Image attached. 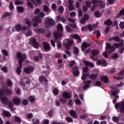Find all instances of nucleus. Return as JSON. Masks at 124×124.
Masks as SVG:
<instances>
[{
  "label": "nucleus",
  "instance_id": "f257e3e1",
  "mask_svg": "<svg viewBox=\"0 0 124 124\" xmlns=\"http://www.w3.org/2000/svg\"><path fill=\"white\" fill-rule=\"evenodd\" d=\"M11 93H12V90H11L7 89L5 91H3L0 89V99L2 103H3L5 106H8L11 112H14L16 108H13V103H12L11 101H9L7 98L4 97L6 94L9 95L11 94Z\"/></svg>",
  "mask_w": 124,
  "mask_h": 124
},
{
  "label": "nucleus",
  "instance_id": "f03ea898",
  "mask_svg": "<svg viewBox=\"0 0 124 124\" xmlns=\"http://www.w3.org/2000/svg\"><path fill=\"white\" fill-rule=\"evenodd\" d=\"M16 57L19 59L18 62L19 65V67L16 70V73L18 75H20L21 74V68H22V63L27 59V55L18 52L17 53Z\"/></svg>",
  "mask_w": 124,
  "mask_h": 124
},
{
  "label": "nucleus",
  "instance_id": "7ed1b4c3",
  "mask_svg": "<svg viewBox=\"0 0 124 124\" xmlns=\"http://www.w3.org/2000/svg\"><path fill=\"white\" fill-rule=\"evenodd\" d=\"M15 28L17 31H20L22 30V31L26 33V35H27V36H31V35L32 34V32H31L30 30V28L27 26H23L22 27L21 25L17 24L16 25Z\"/></svg>",
  "mask_w": 124,
  "mask_h": 124
},
{
  "label": "nucleus",
  "instance_id": "20e7f679",
  "mask_svg": "<svg viewBox=\"0 0 124 124\" xmlns=\"http://www.w3.org/2000/svg\"><path fill=\"white\" fill-rule=\"evenodd\" d=\"M92 2L93 4V6L91 7V10L92 11H94L95 8H96V5H98V4H100V7L102 8H104V7H105L104 2H98V1H97L96 0H92Z\"/></svg>",
  "mask_w": 124,
  "mask_h": 124
},
{
  "label": "nucleus",
  "instance_id": "39448f33",
  "mask_svg": "<svg viewBox=\"0 0 124 124\" xmlns=\"http://www.w3.org/2000/svg\"><path fill=\"white\" fill-rule=\"evenodd\" d=\"M89 46H91V44L87 43V42H84L82 43L81 45V50L83 53L85 52L86 54H89V53H91V49H87L88 47H89Z\"/></svg>",
  "mask_w": 124,
  "mask_h": 124
},
{
  "label": "nucleus",
  "instance_id": "423d86ee",
  "mask_svg": "<svg viewBox=\"0 0 124 124\" xmlns=\"http://www.w3.org/2000/svg\"><path fill=\"white\" fill-rule=\"evenodd\" d=\"M55 25V21L50 18H46V22H45V25L46 27L48 30V28L49 27H50L51 26H54Z\"/></svg>",
  "mask_w": 124,
  "mask_h": 124
},
{
  "label": "nucleus",
  "instance_id": "0eeeda50",
  "mask_svg": "<svg viewBox=\"0 0 124 124\" xmlns=\"http://www.w3.org/2000/svg\"><path fill=\"white\" fill-rule=\"evenodd\" d=\"M115 108L116 109H119L121 113H124V102L115 104Z\"/></svg>",
  "mask_w": 124,
  "mask_h": 124
},
{
  "label": "nucleus",
  "instance_id": "6e6552de",
  "mask_svg": "<svg viewBox=\"0 0 124 124\" xmlns=\"http://www.w3.org/2000/svg\"><path fill=\"white\" fill-rule=\"evenodd\" d=\"M106 50L108 53L110 54V53H113L116 49L113 46H111L109 43H107Z\"/></svg>",
  "mask_w": 124,
  "mask_h": 124
},
{
  "label": "nucleus",
  "instance_id": "1a4fd4ad",
  "mask_svg": "<svg viewBox=\"0 0 124 124\" xmlns=\"http://www.w3.org/2000/svg\"><path fill=\"white\" fill-rule=\"evenodd\" d=\"M32 22L33 27H37V24L41 23V18L39 16H35L32 19Z\"/></svg>",
  "mask_w": 124,
  "mask_h": 124
},
{
  "label": "nucleus",
  "instance_id": "9d476101",
  "mask_svg": "<svg viewBox=\"0 0 124 124\" xmlns=\"http://www.w3.org/2000/svg\"><path fill=\"white\" fill-rule=\"evenodd\" d=\"M30 43L32 44L36 49H38V48H39V44L37 43L36 40H35V38H32L30 39Z\"/></svg>",
  "mask_w": 124,
  "mask_h": 124
},
{
  "label": "nucleus",
  "instance_id": "9b49d317",
  "mask_svg": "<svg viewBox=\"0 0 124 124\" xmlns=\"http://www.w3.org/2000/svg\"><path fill=\"white\" fill-rule=\"evenodd\" d=\"M74 2L73 0H69L67 7L69 8V11H72V10H74V9H75V7L74 6V5H73Z\"/></svg>",
  "mask_w": 124,
  "mask_h": 124
},
{
  "label": "nucleus",
  "instance_id": "f8f14e48",
  "mask_svg": "<svg viewBox=\"0 0 124 124\" xmlns=\"http://www.w3.org/2000/svg\"><path fill=\"white\" fill-rule=\"evenodd\" d=\"M89 18L90 16L88 14H84L83 17L81 19L80 23L86 24V21H88Z\"/></svg>",
  "mask_w": 124,
  "mask_h": 124
},
{
  "label": "nucleus",
  "instance_id": "ddd939ff",
  "mask_svg": "<svg viewBox=\"0 0 124 124\" xmlns=\"http://www.w3.org/2000/svg\"><path fill=\"white\" fill-rule=\"evenodd\" d=\"M97 64L98 65H102V66H107L108 63H107V61L105 60L102 59L101 60H98Z\"/></svg>",
  "mask_w": 124,
  "mask_h": 124
},
{
  "label": "nucleus",
  "instance_id": "4468645a",
  "mask_svg": "<svg viewBox=\"0 0 124 124\" xmlns=\"http://www.w3.org/2000/svg\"><path fill=\"white\" fill-rule=\"evenodd\" d=\"M13 102L16 105H20L21 104V99L18 97L15 96L13 98Z\"/></svg>",
  "mask_w": 124,
  "mask_h": 124
},
{
  "label": "nucleus",
  "instance_id": "2eb2a0df",
  "mask_svg": "<svg viewBox=\"0 0 124 124\" xmlns=\"http://www.w3.org/2000/svg\"><path fill=\"white\" fill-rule=\"evenodd\" d=\"M33 70H34V68L30 66L29 67L25 68L24 71L25 73L29 74V73H31Z\"/></svg>",
  "mask_w": 124,
  "mask_h": 124
},
{
  "label": "nucleus",
  "instance_id": "dca6fc26",
  "mask_svg": "<svg viewBox=\"0 0 124 124\" xmlns=\"http://www.w3.org/2000/svg\"><path fill=\"white\" fill-rule=\"evenodd\" d=\"M2 113L4 117H6L7 118H10V117H11V113L8 111L2 110Z\"/></svg>",
  "mask_w": 124,
  "mask_h": 124
},
{
  "label": "nucleus",
  "instance_id": "f3484780",
  "mask_svg": "<svg viewBox=\"0 0 124 124\" xmlns=\"http://www.w3.org/2000/svg\"><path fill=\"white\" fill-rule=\"evenodd\" d=\"M72 70L73 71V73L75 76H78L80 72L78 71V67H75V68H72Z\"/></svg>",
  "mask_w": 124,
  "mask_h": 124
},
{
  "label": "nucleus",
  "instance_id": "a211bd4d",
  "mask_svg": "<svg viewBox=\"0 0 124 124\" xmlns=\"http://www.w3.org/2000/svg\"><path fill=\"white\" fill-rule=\"evenodd\" d=\"M100 79L106 84H108L109 82V78H108V77L106 76H101L100 77Z\"/></svg>",
  "mask_w": 124,
  "mask_h": 124
},
{
  "label": "nucleus",
  "instance_id": "6ab92c4d",
  "mask_svg": "<svg viewBox=\"0 0 124 124\" xmlns=\"http://www.w3.org/2000/svg\"><path fill=\"white\" fill-rule=\"evenodd\" d=\"M34 31L36 33H45V30L43 31L38 27H35L34 28Z\"/></svg>",
  "mask_w": 124,
  "mask_h": 124
},
{
  "label": "nucleus",
  "instance_id": "aec40b11",
  "mask_svg": "<svg viewBox=\"0 0 124 124\" xmlns=\"http://www.w3.org/2000/svg\"><path fill=\"white\" fill-rule=\"evenodd\" d=\"M54 36L55 37V39H61V37L62 36V34L60 32H54L53 33Z\"/></svg>",
  "mask_w": 124,
  "mask_h": 124
},
{
  "label": "nucleus",
  "instance_id": "412c9836",
  "mask_svg": "<svg viewBox=\"0 0 124 124\" xmlns=\"http://www.w3.org/2000/svg\"><path fill=\"white\" fill-rule=\"evenodd\" d=\"M69 114L71 117L74 118V119H77V117H78V115H77V114H76V112H75L74 110H70L69 111Z\"/></svg>",
  "mask_w": 124,
  "mask_h": 124
},
{
  "label": "nucleus",
  "instance_id": "4be33fe9",
  "mask_svg": "<svg viewBox=\"0 0 124 124\" xmlns=\"http://www.w3.org/2000/svg\"><path fill=\"white\" fill-rule=\"evenodd\" d=\"M72 44H73V41H68V43L66 44L65 46L66 49L69 50L70 49V46H71V45H72Z\"/></svg>",
  "mask_w": 124,
  "mask_h": 124
},
{
  "label": "nucleus",
  "instance_id": "5701e85b",
  "mask_svg": "<svg viewBox=\"0 0 124 124\" xmlns=\"http://www.w3.org/2000/svg\"><path fill=\"white\" fill-rule=\"evenodd\" d=\"M71 37H72L73 38H74V39H77L78 41L80 42L81 41V37L77 34H75L74 35H71Z\"/></svg>",
  "mask_w": 124,
  "mask_h": 124
},
{
  "label": "nucleus",
  "instance_id": "b1692460",
  "mask_svg": "<svg viewBox=\"0 0 124 124\" xmlns=\"http://www.w3.org/2000/svg\"><path fill=\"white\" fill-rule=\"evenodd\" d=\"M44 48L46 51H49L50 50V48H51L50 47V45L49 44L44 42Z\"/></svg>",
  "mask_w": 124,
  "mask_h": 124
},
{
  "label": "nucleus",
  "instance_id": "393cba45",
  "mask_svg": "<svg viewBox=\"0 0 124 124\" xmlns=\"http://www.w3.org/2000/svg\"><path fill=\"white\" fill-rule=\"evenodd\" d=\"M83 63H84V64L86 65V66H90V67H94V65H93L92 63H91L87 61H84Z\"/></svg>",
  "mask_w": 124,
  "mask_h": 124
},
{
  "label": "nucleus",
  "instance_id": "a878e982",
  "mask_svg": "<svg viewBox=\"0 0 124 124\" xmlns=\"http://www.w3.org/2000/svg\"><path fill=\"white\" fill-rule=\"evenodd\" d=\"M63 97H64L65 98H67V99H69L70 98V97H71V95L70 94V93H67V92H64L63 93Z\"/></svg>",
  "mask_w": 124,
  "mask_h": 124
},
{
  "label": "nucleus",
  "instance_id": "bb28decb",
  "mask_svg": "<svg viewBox=\"0 0 124 124\" xmlns=\"http://www.w3.org/2000/svg\"><path fill=\"white\" fill-rule=\"evenodd\" d=\"M31 1H32L33 2V3H34L35 4V5L37 6V5H36V4L37 3L38 4H41V3H42V0H31Z\"/></svg>",
  "mask_w": 124,
  "mask_h": 124
},
{
  "label": "nucleus",
  "instance_id": "cd10ccee",
  "mask_svg": "<svg viewBox=\"0 0 124 124\" xmlns=\"http://www.w3.org/2000/svg\"><path fill=\"white\" fill-rule=\"evenodd\" d=\"M118 94H119V91H112L111 92L112 95L114 96V97H115V98H119V96H118V95H117Z\"/></svg>",
  "mask_w": 124,
  "mask_h": 124
},
{
  "label": "nucleus",
  "instance_id": "c85d7f7f",
  "mask_svg": "<svg viewBox=\"0 0 124 124\" xmlns=\"http://www.w3.org/2000/svg\"><path fill=\"white\" fill-rule=\"evenodd\" d=\"M99 53V50L96 49H93L92 52V54L93 56H97V55H98Z\"/></svg>",
  "mask_w": 124,
  "mask_h": 124
},
{
  "label": "nucleus",
  "instance_id": "c756f323",
  "mask_svg": "<svg viewBox=\"0 0 124 124\" xmlns=\"http://www.w3.org/2000/svg\"><path fill=\"white\" fill-rule=\"evenodd\" d=\"M124 43H121L120 44V47L119 48V53L120 54H122V53L124 52Z\"/></svg>",
  "mask_w": 124,
  "mask_h": 124
},
{
  "label": "nucleus",
  "instance_id": "7c9ffc66",
  "mask_svg": "<svg viewBox=\"0 0 124 124\" xmlns=\"http://www.w3.org/2000/svg\"><path fill=\"white\" fill-rule=\"evenodd\" d=\"M25 23L29 27H31L32 23L31 20V19L28 18L26 19L25 20Z\"/></svg>",
  "mask_w": 124,
  "mask_h": 124
},
{
  "label": "nucleus",
  "instance_id": "2f4dec72",
  "mask_svg": "<svg viewBox=\"0 0 124 124\" xmlns=\"http://www.w3.org/2000/svg\"><path fill=\"white\" fill-rule=\"evenodd\" d=\"M42 59V55L41 54H39L38 56H36L34 58V62H38L39 60H41Z\"/></svg>",
  "mask_w": 124,
  "mask_h": 124
},
{
  "label": "nucleus",
  "instance_id": "473e14b6",
  "mask_svg": "<svg viewBox=\"0 0 124 124\" xmlns=\"http://www.w3.org/2000/svg\"><path fill=\"white\" fill-rule=\"evenodd\" d=\"M40 82H48V80H47L44 76H41L39 78Z\"/></svg>",
  "mask_w": 124,
  "mask_h": 124
},
{
  "label": "nucleus",
  "instance_id": "72a5a7b5",
  "mask_svg": "<svg viewBox=\"0 0 124 124\" xmlns=\"http://www.w3.org/2000/svg\"><path fill=\"white\" fill-rule=\"evenodd\" d=\"M94 33L96 35L97 38H99L101 35L100 31H99L96 30L95 31H94Z\"/></svg>",
  "mask_w": 124,
  "mask_h": 124
},
{
  "label": "nucleus",
  "instance_id": "f704fd0d",
  "mask_svg": "<svg viewBox=\"0 0 124 124\" xmlns=\"http://www.w3.org/2000/svg\"><path fill=\"white\" fill-rule=\"evenodd\" d=\"M111 40H114V41H116V42H119V41H120V37H119V36H118L114 37H111Z\"/></svg>",
  "mask_w": 124,
  "mask_h": 124
},
{
  "label": "nucleus",
  "instance_id": "c9c22d12",
  "mask_svg": "<svg viewBox=\"0 0 124 124\" xmlns=\"http://www.w3.org/2000/svg\"><path fill=\"white\" fill-rule=\"evenodd\" d=\"M28 100L31 102H34L35 101V97L33 96H31L28 98Z\"/></svg>",
  "mask_w": 124,
  "mask_h": 124
},
{
  "label": "nucleus",
  "instance_id": "e433bc0d",
  "mask_svg": "<svg viewBox=\"0 0 124 124\" xmlns=\"http://www.w3.org/2000/svg\"><path fill=\"white\" fill-rule=\"evenodd\" d=\"M57 29L60 31H63V28L62 25L61 24H59L57 26Z\"/></svg>",
  "mask_w": 124,
  "mask_h": 124
},
{
  "label": "nucleus",
  "instance_id": "4c0bfd02",
  "mask_svg": "<svg viewBox=\"0 0 124 124\" xmlns=\"http://www.w3.org/2000/svg\"><path fill=\"white\" fill-rule=\"evenodd\" d=\"M40 123V121H39V120L37 118H34L32 120V123L33 124H38Z\"/></svg>",
  "mask_w": 124,
  "mask_h": 124
},
{
  "label": "nucleus",
  "instance_id": "58836bf2",
  "mask_svg": "<svg viewBox=\"0 0 124 124\" xmlns=\"http://www.w3.org/2000/svg\"><path fill=\"white\" fill-rule=\"evenodd\" d=\"M112 121L114 123H118L120 121V118L118 117L114 116L112 117Z\"/></svg>",
  "mask_w": 124,
  "mask_h": 124
},
{
  "label": "nucleus",
  "instance_id": "ea45409f",
  "mask_svg": "<svg viewBox=\"0 0 124 124\" xmlns=\"http://www.w3.org/2000/svg\"><path fill=\"white\" fill-rule=\"evenodd\" d=\"M15 121L17 122V123H22V120H21V118L18 116H15Z\"/></svg>",
  "mask_w": 124,
  "mask_h": 124
},
{
  "label": "nucleus",
  "instance_id": "a19ab883",
  "mask_svg": "<svg viewBox=\"0 0 124 124\" xmlns=\"http://www.w3.org/2000/svg\"><path fill=\"white\" fill-rule=\"evenodd\" d=\"M17 10L18 12L21 13L24 11V8L21 6L17 7Z\"/></svg>",
  "mask_w": 124,
  "mask_h": 124
},
{
  "label": "nucleus",
  "instance_id": "79ce46f5",
  "mask_svg": "<svg viewBox=\"0 0 124 124\" xmlns=\"http://www.w3.org/2000/svg\"><path fill=\"white\" fill-rule=\"evenodd\" d=\"M53 94L54 95H58L59 94V90L57 88L54 89L53 91Z\"/></svg>",
  "mask_w": 124,
  "mask_h": 124
},
{
  "label": "nucleus",
  "instance_id": "37998d69",
  "mask_svg": "<svg viewBox=\"0 0 124 124\" xmlns=\"http://www.w3.org/2000/svg\"><path fill=\"white\" fill-rule=\"evenodd\" d=\"M88 76H90V74H82V77L81 78L82 80H85V79H86V78H87V77H88Z\"/></svg>",
  "mask_w": 124,
  "mask_h": 124
},
{
  "label": "nucleus",
  "instance_id": "c03bdc74",
  "mask_svg": "<svg viewBox=\"0 0 124 124\" xmlns=\"http://www.w3.org/2000/svg\"><path fill=\"white\" fill-rule=\"evenodd\" d=\"M94 15L96 18H99V17H101V14H100V13L98 11L95 12Z\"/></svg>",
  "mask_w": 124,
  "mask_h": 124
},
{
  "label": "nucleus",
  "instance_id": "a18cd8bd",
  "mask_svg": "<svg viewBox=\"0 0 124 124\" xmlns=\"http://www.w3.org/2000/svg\"><path fill=\"white\" fill-rule=\"evenodd\" d=\"M104 23H105L106 25H108V26H110V25H112V21H111V20L108 19V20H106V21L104 22Z\"/></svg>",
  "mask_w": 124,
  "mask_h": 124
},
{
  "label": "nucleus",
  "instance_id": "49530a36",
  "mask_svg": "<svg viewBox=\"0 0 124 124\" xmlns=\"http://www.w3.org/2000/svg\"><path fill=\"white\" fill-rule=\"evenodd\" d=\"M87 28L89 31H93V25L91 24H89L87 25Z\"/></svg>",
  "mask_w": 124,
  "mask_h": 124
},
{
  "label": "nucleus",
  "instance_id": "de8ad7c7",
  "mask_svg": "<svg viewBox=\"0 0 124 124\" xmlns=\"http://www.w3.org/2000/svg\"><path fill=\"white\" fill-rule=\"evenodd\" d=\"M2 53L4 55V56H8V52H7V50L5 49H3L2 50Z\"/></svg>",
  "mask_w": 124,
  "mask_h": 124
},
{
  "label": "nucleus",
  "instance_id": "09e8293b",
  "mask_svg": "<svg viewBox=\"0 0 124 124\" xmlns=\"http://www.w3.org/2000/svg\"><path fill=\"white\" fill-rule=\"evenodd\" d=\"M75 104L77 105H80L81 102V101L78 99H76L75 101Z\"/></svg>",
  "mask_w": 124,
  "mask_h": 124
},
{
  "label": "nucleus",
  "instance_id": "8fccbe9b",
  "mask_svg": "<svg viewBox=\"0 0 124 124\" xmlns=\"http://www.w3.org/2000/svg\"><path fill=\"white\" fill-rule=\"evenodd\" d=\"M73 53L74 54H78V53H79V48H78V47H75Z\"/></svg>",
  "mask_w": 124,
  "mask_h": 124
},
{
  "label": "nucleus",
  "instance_id": "3c124183",
  "mask_svg": "<svg viewBox=\"0 0 124 124\" xmlns=\"http://www.w3.org/2000/svg\"><path fill=\"white\" fill-rule=\"evenodd\" d=\"M92 5V3L90 1H87L86 2V6L87 7H91Z\"/></svg>",
  "mask_w": 124,
  "mask_h": 124
},
{
  "label": "nucleus",
  "instance_id": "603ef678",
  "mask_svg": "<svg viewBox=\"0 0 124 124\" xmlns=\"http://www.w3.org/2000/svg\"><path fill=\"white\" fill-rule=\"evenodd\" d=\"M78 16L79 17H82L83 16V12H82V10L80 9H79L78 10Z\"/></svg>",
  "mask_w": 124,
  "mask_h": 124
},
{
  "label": "nucleus",
  "instance_id": "864d4df0",
  "mask_svg": "<svg viewBox=\"0 0 124 124\" xmlns=\"http://www.w3.org/2000/svg\"><path fill=\"white\" fill-rule=\"evenodd\" d=\"M69 26H70L71 27H72L73 28V29H78L77 28V24H68Z\"/></svg>",
  "mask_w": 124,
  "mask_h": 124
},
{
  "label": "nucleus",
  "instance_id": "5fc2aeb1",
  "mask_svg": "<svg viewBox=\"0 0 124 124\" xmlns=\"http://www.w3.org/2000/svg\"><path fill=\"white\" fill-rule=\"evenodd\" d=\"M119 27L121 30H124V22H121L119 24Z\"/></svg>",
  "mask_w": 124,
  "mask_h": 124
},
{
  "label": "nucleus",
  "instance_id": "6e6d98bb",
  "mask_svg": "<svg viewBox=\"0 0 124 124\" xmlns=\"http://www.w3.org/2000/svg\"><path fill=\"white\" fill-rule=\"evenodd\" d=\"M96 77H97V75L95 74H92L90 76V79H95Z\"/></svg>",
  "mask_w": 124,
  "mask_h": 124
},
{
  "label": "nucleus",
  "instance_id": "4d7b16f0",
  "mask_svg": "<svg viewBox=\"0 0 124 124\" xmlns=\"http://www.w3.org/2000/svg\"><path fill=\"white\" fill-rule=\"evenodd\" d=\"M44 10L45 12H50L49 11V7H48L47 6H44Z\"/></svg>",
  "mask_w": 124,
  "mask_h": 124
},
{
  "label": "nucleus",
  "instance_id": "13d9d810",
  "mask_svg": "<svg viewBox=\"0 0 124 124\" xmlns=\"http://www.w3.org/2000/svg\"><path fill=\"white\" fill-rule=\"evenodd\" d=\"M99 25V23H98V22L93 24V30H95V29H96L97 28V27H98Z\"/></svg>",
  "mask_w": 124,
  "mask_h": 124
},
{
  "label": "nucleus",
  "instance_id": "bf43d9fd",
  "mask_svg": "<svg viewBox=\"0 0 124 124\" xmlns=\"http://www.w3.org/2000/svg\"><path fill=\"white\" fill-rule=\"evenodd\" d=\"M66 121H67L68 123H72L73 122V119L70 117H67L66 118Z\"/></svg>",
  "mask_w": 124,
  "mask_h": 124
},
{
  "label": "nucleus",
  "instance_id": "052dcab7",
  "mask_svg": "<svg viewBox=\"0 0 124 124\" xmlns=\"http://www.w3.org/2000/svg\"><path fill=\"white\" fill-rule=\"evenodd\" d=\"M66 30H67V31H68V32H71L73 31L68 26H66Z\"/></svg>",
  "mask_w": 124,
  "mask_h": 124
},
{
  "label": "nucleus",
  "instance_id": "680f3d73",
  "mask_svg": "<svg viewBox=\"0 0 124 124\" xmlns=\"http://www.w3.org/2000/svg\"><path fill=\"white\" fill-rule=\"evenodd\" d=\"M9 16H10V13L7 12L4 14L2 16V18H5V17H8Z\"/></svg>",
  "mask_w": 124,
  "mask_h": 124
},
{
  "label": "nucleus",
  "instance_id": "e2e57ef3",
  "mask_svg": "<svg viewBox=\"0 0 124 124\" xmlns=\"http://www.w3.org/2000/svg\"><path fill=\"white\" fill-rule=\"evenodd\" d=\"M83 11L84 13H86L88 11V7L86 5H84L83 7Z\"/></svg>",
  "mask_w": 124,
  "mask_h": 124
},
{
  "label": "nucleus",
  "instance_id": "0e129e2a",
  "mask_svg": "<svg viewBox=\"0 0 124 124\" xmlns=\"http://www.w3.org/2000/svg\"><path fill=\"white\" fill-rule=\"evenodd\" d=\"M15 92L17 94H20L21 93V90L19 88L15 89Z\"/></svg>",
  "mask_w": 124,
  "mask_h": 124
},
{
  "label": "nucleus",
  "instance_id": "69168bd1",
  "mask_svg": "<svg viewBox=\"0 0 124 124\" xmlns=\"http://www.w3.org/2000/svg\"><path fill=\"white\" fill-rule=\"evenodd\" d=\"M7 85L8 87H12V82L10 79H8L7 81Z\"/></svg>",
  "mask_w": 124,
  "mask_h": 124
},
{
  "label": "nucleus",
  "instance_id": "338daca9",
  "mask_svg": "<svg viewBox=\"0 0 124 124\" xmlns=\"http://www.w3.org/2000/svg\"><path fill=\"white\" fill-rule=\"evenodd\" d=\"M88 71H89V69L88 68V67H85L83 68V74L87 73V72H88Z\"/></svg>",
  "mask_w": 124,
  "mask_h": 124
},
{
  "label": "nucleus",
  "instance_id": "774afa93",
  "mask_svg": "<svg viewBox=\"0 0 124 124\" xmlns=\"http://www.w3.org/2000/svg\"><path fill=\"white\" fill-rule=\"evenodd\" d=\"M70 16L71 17H76V13L75 12H72L70 14Z\"/></svg>",
  "mask_w": 124,
  "mask_h": 124
}]
</instances>
